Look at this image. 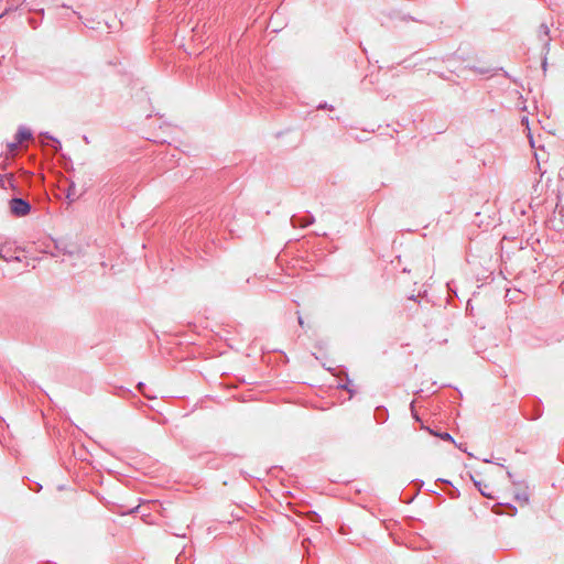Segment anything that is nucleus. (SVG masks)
<instances>
[{
	"instance_id": "obj_1",
	"label": "nucleus",
	"mask_w": 564,
	"mask_h": 564,
	"mask_svg": "<svg viewBox=\"0 0 564 564\" xmlns=\"http://www.w3.org/2000/svg\"><path fill=\"white\" fill-rule=\"evenodd\" d=\"M475 485L478 487L481 495L487 498L492 499L500 491L499 485L488 477H480L478 480H475Z\"/></svg>"
},
{
	"instance_id": "obj_5",
	"label": "nucleus",
	"mask_w": 564,
	"mask_h": 564,
	"mask_svg": "<svg viewBox=\"0 0 564 564\" xmlns=\"http://www.w3.org/2000/svg\"><path fill=\"white\" fill-rule=\"evenodd\" d=\"M299 324H300L301 326H303V325H304V322H303V319H302L301 317L299 318Z\"/></svg>"
},
{
	"instance_id": "obj_2",
	"label": "nucleus",
	"mask_w": 564,
	"mask_h": 564,
	"mask_svg": "<svg viewBox=\"0 0 564 564\" xmlns=\"http://www.w3.org/2000/svg\"><path fill=\"white\" fill-rule=\"evenodd\" d=\"M10 209L17 216H24L30 212V205L21 198H13L10 202Z\"/></svg>"
},
{
	"instance_id": "obj_4",
	"label": "nucleus",
	"mask_w": 564,
	"mask_h": 564,
	"mask_svg": "<svg viewBox=\"0 0 564 564\" xmlns=\"http://www.w3.org/2000/svg\"><path fill=\"white\" fill-rule=\"evenodd\" d=\"M442 438H443V440H452L451 435H449V434H447V433L443 434V435H442Z\"/></svg>"
},
{
	"instance_id": "obj_3",
	"label": "nucleus",
	"mask_w": 564,
	"mask_h": 564,
	"mask_svg": "<svg viewBox=\"0 0 564 564\" xmlns=\"http://www.w3.org/2000/svg\"><path fill=\"white\" fill-rule=\"evenodd\" d=\"M31 137H32V134L29 129L20 128L15 135V143L12 147L15 148L18 144L31 139Z\"/></svg>"
}]
</instances>
